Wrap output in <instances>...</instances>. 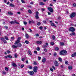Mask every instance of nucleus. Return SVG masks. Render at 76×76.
Returning <instances> with one entry per match:
<instances>
[{
  "label": "nucleus",
  "instance_id": "f257e3e1",
  "mask_svg": "<svg viewBox=\"0 0 76 76\" xmlns=\"http://www.w3.org/2000/svg\"><path fill=\"white\" fill-rule=\"evenodd\" d=\"M67 53V51L65 50H62L61 51L60 53V55H63L66 54Z\"/></svg>",
  "mask_w": 76,
  "mask_h": 76
},
{
  "label": "nucleus",
  "instance_id": "f03ea898",
  "mask_svg": "<svg viewBox=\"0 0 76 76\" xmlns=\"http://www.w3.org/2000/svg\"><path fill=\"white\" fill-rule=\"evenodd\" d=\"M69 31H71V32H74L75 31V29L73 27H71L69 28Z\"/></svg>",
  "mask_w": 76,
  "mask_h": 76
},
{
  "label": "nucleus",
  "instance_id": "7ed1b4c3",
  "mask_svg": "<svg viewBox=\"0 0 76 76\" xmlns=\"http://www.w3.org/2000/svg\"><path fill=\"white\" fill-rule=\"evenodd\" d=\"M33 68H34V69H33L34 72L36 73V72H37V70H38V67L37 66H34Z\"/></svg>",
  "mask_w": 76,
  "mask_h": 76
},
{
  "label": "nucleus",
  "instance_id": "20e7f679",
  "mask_svg": "<svg viewBox=\"0 0 76 76\" xmlns=\"http://www.w3.org/2000/svg\"><path fill=\"white\" fill-rule=\"evenodd\" d=\"M48 10H49V11H50V12L51 13H52L53 12H54V11L53 10V8H51V7L48 8Z\"/></svg>",
  "mask_w": 76,
  "mask_h": 76
},
{
  "label": "nucleus",
  "instance_id": "39448f33",
  "mask_svg": "<svg viewBox=\"0 0 76 76\" xmlns=\"http://www.w3.org/2000/svg\"><path fill=\"white\" fill-rule=\"evenodd\" d=\"M75 15H76V14L74 12H73L70 15V17L71 18H73L74 16H75Z\"/></svg>",
  "mask_w": 76,
  "mask_h": 76
},
{
  "label": "nucleus",
  "instance_id": "423d86ee",
  "mask_svg": "<svg viewBox=\"0 0 76 76\" xmlns=\"http://www.w3.org/2000/svg\"><path fill=\"white\" fill-rule=\"evenodd\" d=\"M28 73H29L30 75H32L34 74V72L32 71H29L28 72Z\"/></svg>",
  "mask_w": 76,
  "mask_h": 76
},
{
  "label": "nucleus",
  "instance_id": "0eeeda50",
  "mask_svg": "<svg viewBox=\"0 0 76 76\" xmlns=\"http://www.w3.org/2000/svg\"><path fill=\"white\" fill-rule=\"evenodd\" d=\"M54 64L55 66H56V67L58 66V62L57 61H55Z\"/></svg>",
  "mask_w": 76,
  "mask_h": 76
},
{
  "label": "nucleus",
  "instance_id": "6e6552de",
  "mask_svg": "<svg viewBox=\"0 0 76 76\" xmlns=\"http://www.w3.org/2000/svg\"><path fill=\"white\" fill-rule=\"evenodd\" d=\"M37 44H39V45H40L41 44H42V42L40 41H37Z\"/></svg>",
  "mask_w": 76,
  "mask_h": 76
},
{
  "label": "nucleus",
  "instance_id": "1a4fd4ad",
  "mask_svg": "<svg viewBox=\"0 0 76 76\" xmlns=\"http://www.w3.org/2000/svg\"><path fill=\"white\" fill-rule=\"evenodd\" d=\"M46 61V59L44 58H43L42 60V63H45Z\"/></svg>",
  "mask_w": 76,
  "mask_h": 76
},
{
  "label": "nucleus",
  "instance_id": "9d476101",
  "mask_svg": "<svg viewBox=\"0 0 76 76\" xmlns=\"http://www.w3.org/2000/svg\"><path fill=\"white\" fill-rule=\"evenodd\" d=\"M51 25L52 26H55V27H57V26L54 25V23H51Z\"/></svg>",
  "mask_w": 76,
  "mask_h": 76
},
{
  "label": "nucleus",
  "instance_id": "9b49d317",
  "mask_svg": "<svg viewBox=\"0 0 76 76\" xmlns=\"http://www.w3.org/2000/svg\"><path fill=\"white\" fill-rule=\"evenodd\" d=\"M19 42H20V41L19 40H17L15 42V44H18L19 43Z\"/></svg>",
  "mask_w": 76,
  "mask_h": 76
},
{
  "label": "nucleus",
  "instance_id": "f8f14e48",
  "mask_svg": "<svg viewBox=\"0 0 76 76\" xmlns=\"http://www.w3.org/2000/svg\"><path fill=\"white\" fill-rule=\"evenodd\" d=\"M76 57V53H74L72 54V57H74L75 56Z\"/></svg>",
  "mask_w": 76,
  "mask_h": 76
},
{
  "label": "nucleus",
  "instance_id": "ddd939ff",
  "mask_svg": "<svg viewBox=\"0 0 76 76\" xmlns=\"http://www.w3.org/2000/svg\"><path fill=\"white\" fill-rule=\"evenodd\" d=\"M60 44L61 46H63V45H64V43L63 42H60Z\"/></svg>",
  "mask_w": 76,
  "mask_h": 76
},
{
  "label": "nucleus",
  "instance_id": "4468645a",
  "mask_svg": "<svg viewBox=\"0 0 76 76\" xmlns=\"http://www.w3.org/2000/svg\"><path fill=\"white\" fill-rule=\"evenodd\" d=\"M39 5H45V3L43 2H41L39 3Z\"/></svg>",
  "mask_w": 76,
  "mask_h": 76
},
{
  "label": "nucleus",
  "instance_id": "2eb2a0df",
  "mask_svg": "<svg viewBox=\"0 0 76 76\" xmlns=\"http://www.w3.org/2000/svg\"><path fill=\"white\" fill-rule=\"evenodd\" d=\"M10 6L11 7H15V5L11 3L10 4Z\"/></svg>",
  "mask_w": 76,
  "mask_h": 76
},
{
  "label": "nucleus",
  "instance_id": "dca6fc26",
  "mask_svg": "<svg viewBox=\"0 0 76 76\" xmlns=\"http://www.w3.org/2000/svg\"><path fill=\"white\" fill-rule=\"evenodd\" d=\"M25 37L27 38V39H28L29 38V35H28V34H26V35Z\"/></svg>",
  "mask_w": 76,
  "mask_h": 76
},
{
  "label": "nucleus",
  "instance_id": "f3484780",
  "mask_svg": "<svg viewBox=\"0 0 76 76\" xmlns=\"http://www.w3.org/2000/svg\"><path fill=\"white\" fill-rule=\"evenodd\" d=\"M12 65L13 66H14V67H16V64L15 63H13L12 64Z\"/></svg>",
  "mask_w": 76,
  "mask_h": 76
},
{
  "label": "nucleus",
  "instance_id": "a211bd4d",
  "mask_svg": "<svg viewBox=\"0 0 76 76\" xmlns=\"http://www.w3.org/2000/svg\"><path fill=\"white\" fill-rule=\"evenodd\" d=\"M68 69H69L70 70H71V69H72V66H69L68 67Z\"/></svg>",
  "mask_w": 76,
  "mask_h": 76
},
{
  "label": "nucleus",
  "instance_id": "6ab92c4d",
  "mask_svg": "<svg viewBox=\"0 0 76 76\" xmlns=\"http://www.w3.org/2000/svg\"><path fill=\"white\" fill-rule=\"evenodd\" d=\"M55 50L56 51H58V50H59V48H58V47H56L55 48Z\"/></svg>",
  "mask_w": 76,
  "mask_h": 76
},
{
  "label": "nucleus",
  "instance_id": "aec40b11",
  "mask_svg": "<svg viewBox=\"0 0 76 76\" xmlns=\"http://www.w3.org/2000/svg\"><path fill=\"white\" fill-rule=\"evenodd\" d=\"M58 60L60 61V62H61V61H62V59H61V58H58Z\"/></svg>",
  "mask_w": 76,
  "mask_h": 76
},
{
  "label": "nucleus",
  "instance_id": "412c9836",
  "mask_svg": "<svg viewBox=\"0 0 76 76\" xmlns=\"http://www.w3.org/2000/svg\"><path fill=\"white\" fill-rule=\"evenodd\" d=\"M8 14H9V15H13V13L10 12H8Z\"/></svg>",
  "mask_w": 76,
  "mask_h": 76
},
{
  "label": "nucleus",
  "instance_id": "4be33fe9",
  "mask_svg": "<svg viewBox=\"0 0 76 76\" xmlns=\"http://www.w3.org/2000/svg\"><path fill=\"white\" fill-rule=\"evenodd\" d=\"M28 68L29 69H32V67L31 66L29 65L28 66Z\"/></svg>",
  "mask_w": 76,
  "mask_h": 76
},
{
  "label": "nucleus",
  "instance_id": "5701e85b",
  "mask_svg": "<svg viewBox=\"0 0 76 76\" xmlns=\"http://www.w3.org/2000/svg\"><path fill=\"white\" fill-rule=\"evenodd\" d=\"M12 47L13 48H18V46H16L15 45H12Z\"/></svg>",
  "mask_w": 76,
  "mask_h": 76
},
{
  "label": "nucleus",
  "instance_id": "b1692460",
  "mask_svg": "<svg viewBox=\"0 0 76 76\" xmlns=\"http://www.w3.org/2000/svg\"><path fill=\"white\" fill-rule=\"evenodd\" d=\"M28 12V13H30V14H31V13H32V11H31V10H29Z\"/></svg>",
  "mask_w": 76,
  "mask_h": 76
},
{
  "label": "nucleus",
  "instance_id": "393cba45",
  "mask_svg": "<svg viewBox=\"0 0 76 76\" xmlns=\"http://www.w3.org/2000/svg\"><path fill=\"white\" fill-rule=\"evenodd\" d=\"M35 16L36 18V19H38L39 18V16H38V15H35Z\"/></svg>",
  "mask_w": 76,
  "mask_h": 76
},
{
  "label": "nucleus",
  "instance_id": "a878e982",
  "mask_svg": "<svg viewBox=\"0 0 76 76\" xmlns=\"http://www.w3.org/2000/svg\"><path fill=\"white\" fill-rule=\"evenodd\" d=\"M25 42L27 44H29V41L28 40H26L25 41Z\"/></svg>",
  "mask_w": 76,
  "mask_h": 76
},
{
  "label": "nucleus",
  "instance_id": "bb28decb",
  "mask_svg": "<svg viewBox=\"0 0 76 76\" xmlns=\"http://www.w3.org/2000/svg\"><path fill=\"white\" fill-rule=\"evenodd\" d=\"M54 45V43L53 42H51L50 45Z\"/></svg>",
  "mask_w": 76,
  "mask_h": 76
},
{
  "label": "nucleus",
  "instance_id": "cd10ccee",
  "mask_svg": "<svg viewBox=\"0 0 76 76\" xmlns=\"http://www.w3.org/2000/svg\"><path fill=\"white\" fill-rule=\"evenodd\" d=\"M28 53L29 55H30L31 56L32 55V53H31V51H28Z\"/></svg>",
  "mask_w": 76,
  "mask_h": 76
},
{
  "label": "nucleus",
  "instance_id": "c85d7f7f",
  "mask_svg": "<svg viewBox=\"0 0 76 76\" xmlns=\"http://www.w3.org/2000/svg\"><path fill=\"white\" fill-rule=\"evenodd\" d=\"M65 63L66 64H68V63H69V62L67 61H66L65 62Z\"/></svg>",
  "mask_w": 76,
  "mask_h": 76
},
{
  "label": "nucleus",
  "instance_id": "c756f323",
  "mask_svg": "<svg viewBox=\"0 0 76 76\" xmlns=\"http://www.w3.org/2000/svg\"><path fill=\"white\" fill-rule=\"evenodd\" d=\"M9 23H11V24H13V21H9Z\"/></svg>",
  "mask_w": 76,
  "mask_h": 76
},
{
  "label": "nucleus",
  "instance_id": "7c9ffc66",
  "mask_svg": "<svg viewBox=\"0 0 76 76\" xmlns=\"http://www.w3.org/2000/svg\"><path fill=\"white\" fill-rule=\"evenodd\" d=\"M39 14V12H36V15H38Z\"/></svg>",
  "mask_w": 76,
  "mask_h": 76
},
{
  "label": "nucleus",
  "instance_id": "2f4dec72",
  "mask_svg": "<svg viewBox=\"0 0 76 76\" xmlns=\"http://www.w3.org/2000/svg\"><path fill=\"white\" fill-rule=\"evenodd\" d=\"M56 56H57V53H55L53 54V56H54V57H56Z\"/></svg>",
  "mask_w": 76,
  "mask_h": 76
},
{
  "label": "nucleus",
  "instance_id": "473e14b6",
  "mask_svg": "<svg viewBox=\"0 0 76 76\" xmlns=\"http://www.w3.org/2000/svg\"><path fill=\"white\" fill-rule=\"evenodd\" d=\"M75 33L74 32H72V34H70V35H75Z\"/></svg>",
  "mask_w": 76,
  "mask_h": 76
},
{
  "label": "nucleus",
  "instance_id": "72a5a7b5",
  "mask_svg": "<svg viewBox=\"0 0 76 76\" xmlns=\"http://www.w3.org/2000/svg\"><path fill=\"white\" fill-rule=\"evenodd\" d=\"M34 65H35V66H37V62H34Z\"/></svg>",
  "mask_w": 76,
  "mask_h": 76
},
{
  "label": "nucleus",
  "instance_id": "f704fd0d",
  "mask_svg": "<svg viewBox=\"0 0 76 76\" xmlns=\"http://www.w3.org/2000/svg\"><path fill=\"white\" fill-rule=\"evenodd\" d=\"M5 70L6 71H8V70H9V69L7 67H5Z\"/></svg>",
  "mask_w": 76,
  "mask_h": 76
},
{
  "label": "nucleus",
  "instance_id": "c9c22d12",
  "mask_svg": "<svg viewBox=\"0 0 76 76\" xmlns=\"http://www.w3.org/2000/svg\"><path fill=\"white\" fill-rule=\"evenodd\" d=\"M43 22L45 24L46 23H47V22H46V21L43 20Z\"/></svg>",
  "mask_w": 76,
  "mask_h": 76
},
{
  "label": "nucleus",
  "instance_id": "e433bc0d",
  "mask_svg": "<svg viewBox=\"0 0 76 76\" xmlns=\"http://www.w3.org/2000/svg\"><path fill=\"white\" fill-rule=\"evenodd\" d=\"M7 57H8V58H12V56H11L10 55H8L7 56Z\"/></svg>",
  "mask_w": 76,
  "mask_h": 76
},
{
  "label": "nucleus",
  "instance_id": "4c0bfd02",
  "mask_svg": "<svg viewBox=\"0 0 76 76\" xmlns=\"http://www.w3.org/2000/svg\"><path fill=\"white\" fill-rule=\"evenodd\" d=\"M40 50V48L39 47H37V51H39V50Z\"/></svg>",
  "mask_w": 76,
  "mask_h": 76
},
{
  "label": "nucleus",
  "instance_id": "58836bf2",
  "mask_svg": "<svg viewBox=\"0 0 76 76\" xmlns=\"http://www.w3.org/2000/svg\"><path fill=\"white\" fill-rule=\"evenodd\" d=\"M38 60H40L41 59V57L38 56Z\"/></svg>",
  "mask_w": 76,
  "mask_h": 76
},
{
  "label": "nucleus",
  "instance_id": "ea45409f",
  "mask_svg": "<svg viewBox=\"0 0 76 76\" xmlns=\"http://www.w3.org/2000/svg\"><path fill=\"white\" fill-rule=\"evenodd\" d=\"M21 1L23 3H25V2L23 0H21Z\"/></svg>",
  "mask_w": 76,
  "mask_h": 76
},
{
  "label": "nucleus",
  "instance_id": "a19ab883",
  "mask_svg": "<svg viewBox=\"0 0 76 76\" xmlns=\"http://www.w3.org/2000/svg\"><path fill=\"white\" fill-rule=\"evenodd\" d=\"M52 37L53 40H54L55 39V36H53Z\"/></svg>",
  "mask_w": 76,
  "mask_h": 76
},
{
  "label": "nucleus",
  "instance_id": "79ce46f5",
  "mask_svg": "<svg viewBox=\"0 0 76 76\" xmlns=\"http://www.w3.org/2000/svg\"><path fill=\"white\" fill-rule=\"evenodd\" d=\"M5 38L6 40H8V37H7V36L5 37Z\"/></svg>",
  "mask_w": 76,
  "mask_h": 76
},
{
  "label": "nucleus",
  "instance_id": "37998d69",
  "mask_svg": "<svg viewBox=\"0 0 76 76\" xmlns=\"http://www.w3.org/2000/svg\"><path fill=\"white\" fill-rule=\"evenodd\" d=\"M73 7H76V4H73Z\"/></svg>",
  "mask_w": 76,
  "mask_h": 76
},
{
  "label": "nucleus",
  "instance_id": "c03bdc74",
  "mask_svg": "<svg viewBox=\"0 0 76 76\" xmlns=\"http://www.w3.org/2000/svg\"><path fill=\"white\" fill-rule=\"evenodd\" d=\"M44 51H45V52H47V49L46 48H45L44 49Z\"/></svg>",
  "mask_w": 76,
  "mask_h": 76
},
{
  "label": "nucleus",
  "instance_id": "a18cd8bd",
  "mask_svg": "<svg viewBox=\"0 0 76 76\" xmlns=\"http://www.w3.org/2000/svg\"><path fill=\"white\" fill-rule=\"evenodd\" d=\"M23 23L24 24V25H27V22H26L24 21L23 22Z\"/></svg>",
  "mask_w": 76,
  "mask_h": 76
},
{
  "label": "nucleus",
  "instance_id": "49530a36",
  "mask_svg": "<svg viewBox=\"0 0 76 76\" xmlns=\"http://www.w3.org/2000/svg\"><path fill=\"white\" fill-rule=\"evenodd\" d=\"M1 39L2 41H4V38L2 37V38H1Z\"/></svg>",
  "mask_w": 76,
  "mask_h": 76
},
{
  "label": "nucleus",
  "instance_id": "de8ad7c7",
  "mask_svg": "<svg viewBox=\"0 0 76 76\" xmlns=\"http://www.w3.org/2000/svg\"><path fill=\"white\" fill-rule=\"evenodd\" d=\"M4 28H6V29H8V27H7V26H5Z\"/></svg>",
  "mask_w": 76,
  "mask_h": 76
},
{
  "label": "nucleus",
  "instance_id": "09e8293b",
  "mask_svg": "<svg viewBox=\"0 0 76 76\" xmlns=\"http://www.w3.org/2000/svg\"><path fill=\"white\" fill-rule=\"evenodd\" d=\"M41 25V23L40 22H38L37 23V25H38V26H39V25Z\"/></svg>",
  "mask_w": 76,
  "mask_h": 76
},
{
  "label": "nucleus",
  "instance_id": "8fccbe9b",
  "mask_svg": "<svg viewBox=\"0 0 76 76\" xmlns=\"http://www.w3.org/2000/svg\"><path fill=\"white\" fill-rule=\"evenodd\" d=\"M3 73L4 74V75H6V73L4 71L3 72Z\"/></svg>",
  "mask_w": 76,
  "mask_h": 76
},
{
  "label": "nucleus",
  "instance_id": "3c124183",
  "mask_svg": "<svg viewBox=\"0 0 76 76\" xmlns=\"http://www.w3.org/2000/svg\"><path fill=\"white\" fill-rule=\"evenodd\" d=\"M16 20H15L14 21H13V24H15V23H16Z\"/></svg>",
  "mask_w": 76,
  "mask_h": 76
},
{
  "label": "nucleus",
  "instance_id": "603ef678",
  "mask_svg": "<svg viewBox=\"0 0 76 76\" xmlns=\"http://www.w3.org/2000/svg\"><path fill=\"white\" fill-rule=\"evenodd\" d=\"M39 29L41 30L42 29V26H40L39 27Z\"/></svg>",
  "mask_w": 76,
  "mask_h": 76
},
{
  "label": "nucleus",
  "instance_id": "864d4df0",
  "mask_svg": "<svg viewBox=\"0 0 76 76\" xmlns=\"http://www.w3.org/2000/svg\"><path fill=\"white\" fill-rule=\"evenodd\" d=\"M20 39H21V37H19L18 38V40H20Z\"/></svg>",
  "mask_w": 76,
  "mask_h": 76
},
{
  "label": "nucleus",
  "instance_id": "5fc2aeb1",
  "mask_svg": "<svg viewBox=\"0 0 76 76\" xmlns=\"http://www.w3.org/2000/svg\"><path fill=\"white\" fill-rule=\"evenodd\" d=\"M50 70H51V71L52 72H53V69L52 68H50Z\"/></svg>",
  "mask_w": 76,
  "mask_h": 76
},
{
  "label": "nucleus",
  "instance_id": "6e6d98bb",
  "mask_svg": "<svg viewBox=\"0 0 76 76\" xmlns=\"http://www.w3.org/2000/svg\"><path fill=\"white\" fill-rule=\"evenodd\" d=\"M52 68H53V69L54 70H55L56 69V68L54 66H52Z\"/></svg>",
  "mask_w": 76,
  "mask_h": 76
},
{
  "label": "nucleus",
  "instance_id": "4d7b16f0",
  "mask_svg": "<svg viewBox=\"0 0 76 76\" xmlns=\"http://www.w3.org/2000/svg\"><path fill=\"white\" fill-rule=\"evenodd\" d=\"M24 67V65H22L21 66V68H23V67Z\"/></svg>",
  "mask_w": 76,
  "mask_h": 76
},
{
  "label": "nucleus",
  "instance_id": "13d9d810",
  "mask_svg": "<svg viewBox=\"0 0 76 76\" xmlns=\"http://www.w3.org/2000/svg\"><path fill=\"white\" fill-rule=\"evenodd\" d=\"M36 37H38V36H39V34H36Z\"/></svg>",
  "mask_w": 76,
  "mask_h": 76
},
{
  "label": "nucleus",
  "instance_id": "bf43d9fd",
  "mask_svg": "<svg viewBox=\"0 0 76 76\" xmlns=\"http://www.w3.org/2000/svg\"><path fill=\"white\" fill-rule=\"evenodd\" d=\"M29 30L30 31V32H32V30H31V28H30L29 29Z\"/></svg>",
  "mask_w": 76,
  "mask_h": 76
},
{
  "label": "nucleus",
  "instance_id": "052dcab7",
  "mask_svg": "<svg viewBox=\"0 0 76 76\" xmlns=\"http://www.w3.org/2000/svg\"><path fill=\"white\" fill-rule=\"evenodd\" d=\"M3 42L4 43H7V42H6V41L5 40H4Z\"/></svg>",
  "mask_w": 76,
  "mask_h": 76
},
{
  "label": "nucleus",
  "instance_id": "680f3d73",
  "mask_svg": "<svg viewBox=\"0 0 76 76\" xmlns=\"http://www.w3.org/2000/svg\"><path fill=\"white\" fill-rule=\"evenodd\" d=\"M34 53H35V54H37V51L35 50L34 51Z\"/></svg>",
  "mask_w": 76,
  "mask_h": 76
},
{
  "label": "nucleus",
  "instance_id": "e2e57ef3",
  "mask_svg": "<svg viewBox=\"0 0 76 76\" xmlns=\"http://www.w3.org/2000/svg\"><path fill=\"white\" fill-rule=\"evenodd\" d=\"M45 45L46 46H48V44L47 43H46Z\"/></svg>",
  "mask_w": 76,
  "mask_h": 76
},
{
  "label": "nucleus",
  "instance_id": "0e129e2a",
  "mask_svg": "<svg viewBox=\"0 0 76 76\" xmlns=\"http://www.w3.org/2000/svg\"><path fill=\"white\" fill-rule=\"evenodd\" d=\"M64 67V66H63V65H61V68H63Z\"/></svg>",
  "mask_w": 76,
  "mask_h": 76
},
{
  "label": "nucleus",
  "instance_id": "69168bd1",
  "mask_svg": "<svg viewBox=\"0 0 76 76\" xmlns=\"http://www.w3.org/2000/svg\"><path fill=\"white\" fill-rule=\"evenodd\" d=\"M22 61H23L25 60V58H22Z\"/></svg>",
  "mask_w": 76,
  "mask_h": 76
},
{
  "label": "nucleus",
  "instance_id": "338daca9",
  "mask_svg": "<svg viewBox=\"0 0 76 76\" xmlns=\"http://www.w3.org/2000/svg\"><path fill=\"white\" fill-rule=\"evenodd\" d=\"M7 53H10V51H9V50H7Z\"/></svg>",
  "mask_w": 76,
  "mask_h": 76
},
{
  "label": "nucleus",
  "instance_id": "774afa93",
  "mask_svg": "<svg viewBox=\"0 0 76 76\" xmlns=\"http://www.w3.org/2000/svg\"><path fill=\"white\" fill-rule=\"evenodd\" d=\"M61 19V18L60 17H59L58 18V19Z\"/></svg>",
  "mask_w": 76,
  "mask_h": 76
}]
</instances>
